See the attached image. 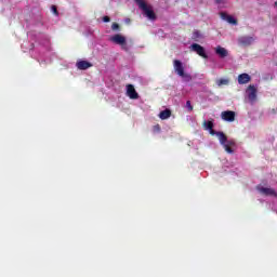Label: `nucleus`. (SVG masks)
Returning a JSON list of instances; mask_svg holds the SVG:
<instances>
[{"mask_svg":"<svg viewBox=\"0 0 277 277\" xmlns=\"http://www.w3.org/2000/svg\"><path fill=\"white\" fill-rule=\"evenodd\" d=\"M275 5H277V1L275 2Z\"/></svg>","mask_w":277,"mask_h":277,"instance_id":"a878e982","label":"nucleus"},{"mask_svg":"<svg viewBox=\"0 0 277 277\" xmlns=\"http://www.w3.org/2000/svg\"><path fill=\"white\" fill-rule=\"evenodd\" d=\"M203 129H206V131L213 129V121H203Z\"/></svg>","mask_w":277,"mask_h":277,"instance_id":"dca6fc26","label":"nucleus"},{"mask_svg":"<svg viewBox=\"0 0 277 277\" xmlns=\"http://www.w3.org/2000/svg\"><path fill=\"white\" fill-rule=\"evenodd\" d=\"M76 66H77L78 70H88V68H92V63H90L88 61H78L76 63Z\"/></svg>","mask_w":277,"mask_h":277,"instance_id":"9d476101","label":"nucleus"},{"mask_svg":"<svg viewBox=\"0 0 277 277\" xmlns=\"http://www.w3.org/2000/svg\"><path fill=\"white\" fill-rule=\"evenodd\" d=\"M221 117L226 122H235V111L233 110H225L221 114Z\"/></svg>","mask_w":277,"mask_h":277,"instance_id":"0eeeda50","label":"nucleus"},{"mask_svg":"<svg viewBox=\"0 0 277 277\" xmlns=\"http://www.w3.org/2000/svg\"><path fill=\"white\" fill-rule=\"evenodd\" d=\"M186 107H187L188 111H194V106H192V101L186 102Z\"/></svg>","mask_w":277,"mask_h":277,"instance_id":"6ab92c4d","label":"nucleus"},{"mask_svg":"<svg viewBox=\"0 0 277 277\" xmlns=\"http://www.w3.org/2000/svg\"><path fill=\"white\" fill-rule=\"evenodd\" d=\"M194 36H195V38H198V37L200 36V32L195 31V32H194Z\"/></svg>","mask_w":277,"mask_h":277,"instance_id":"393cba45","label":"nucleus"},{"mask_svg":"<svg viewBox=\"0 0 277 277\" xmlns=\"http://www.w3.org/2000/svg\"><path fill=\"white\" fill-rule=\"evenodd\" d=\"M51 10H52L53 14H55V16H58V15H60V12H57V6L52 5V6H51Z\"/></svg>","mask_w":277,"mask_h":277,"instance_id":"aec40b11","label":"nucleus"},{"mask_svg":"<svg viewBox=\"0 0 277 277\" xmlns=\"http://www.w3.org/2000/svg\"><path fill=\"white\" fill-rule=\"evenodd\" d=\"M226 0H214L216 5H222V3H225Z\"/></svg>","mask_w":277,"mask_h":277,"instance_id":"412c9836","label":"nucleus"},{"mask_svg":"<svg viewBox=\"0 0 277 277\" xmlns=\"http://www.w3.org/2000/svg\"><path fill=\"white\" fill-rule=\"evenodd\" d=\"M252 42H254V38L252 37H240L238 39V44H240V47H250V44H252Z\"/></svg>","mask_w":277,"mask_h":277,"instance_id":"1a4fd4ad","label":"nucleus"},{"mask_svg":"<svg viewBox=\"0 0 277 277\" xmlns=\"http://www.w3.org/2000/svg\"><path fill=\"white\" fill-rule=\"evenodd\" d=\"M127 96L132 98V101L140 98V94L135 91V87L133 84H127Z\"/></svg>","mask_w":277,"mask_h":277,"instance_id":"423d86ee","label":"nucleus"},{"mask_svg":"<svg viewBox=\"0 0 277 277\" xmlns=\"http://www.w3.org/2000/svg\"><path fill=\"white\" fill-rule=\"evenodd\" d=\"M216 137L220 141V144L223 146V148H225V150L229 154L233 155V153H235V146H237V143L235 142V140H228V136H226V134H224V132H217L216 133Z\"/></svg>","mask_w":277,"mask_h":277,"instance_id":"f257e3e1","label":"nucleus"},{"mask_svg":"<svg viewBox=\"0 0 277 277\" xmlns=\"http://www.w3.org/2000/svg\"><path fill=\"white\" fill-rule=\"evenodd\" d=\"M250 75H248V74H240L239 76H238V83L240 84V85H245L246 83H250Z\"/></svg>","mask_w":277,"mask_h":277,"instance_id":"4468645a","label":"nucleus"},{"mask_svg":"<svg viewBox=\"0 0 277 277\" xmlns=\"http://www.w3.org/2000/svg\"><path fill=\"white\" fill-rule=\"evenodd\" d=\"M110 42H114V44H119L127 51V38L120 34H117L110 38Z\"/></svg>","mask_w":277,"mask_h":277,"instance_id":"20e7f679","label":"nucleus"},{"mask_svg":"<svg viewBox=\"0 0 277 277\" xmlns=\"http://www.w3.org/2000/svg\"><path fill=\"white\" fill-rule=\"evenodd\" d=\"M217 85H228V79H220V80H217Z\"/></svg>","mask_w":277,"mask_h":277,"instance_id":"f3484780","label":"nucleus"},{"mask_svg":"<svg viewBox=\"0 0 277 277\" xmlns=\"http://www.w3.org/2000/svg\"><path fill=\"white\" fill-rule=\"evenodd\" d=\"M209 133L210 135H217V132L213 128L209 130Z\"/></svg>","mask_w":277,"mask_h":277,"instance_id":"5701e85b","label":"nucleus"},{"mask_svg":"<svg viewBox=\"0 0 277 277\" xmlns=\"http://www.w3.org/2000/svg\"><path fill=\"white\" fill-rule=\"evenodd\" d=\"M173 67L179 77H185V67H183V63L181 61L174 60Z\"/></svg>","mask_w":277,"mask_h":277,"instance_id":"39448f33","label":"nucleus"},{"mask_svg":"<svg viewBox=\"0 0 277 277\" xmlns=\"http://www.w3.org/2000/svg\"><path fill=\"white\" fill-rule=\"evenodd\" d=\"M221 18L223 21H226L230 25H237V19H235V17H233L232 15H228L227 13L221 12Z\"/></svg>","mask_w":277,"mask_h":277,"instance_id":"9b49d317","label":"nucleus"},{"mask_svg":"<svg viewBox=\"0 0 277 277\" xmlns=\"http://www.w3.org/2000/svg\"><path fill=\"white\" fill-rule=\"evenodd\" d=\"M135 3L138 5L141 10H143L145 16L149 18V21H157V14H155V11L146 4L144 0H134Z\"/></svg>","mask_w":277,"mask_h":277,"instance_id":"f03ea898","label":"nucleus"},{"mask_svg":"<svg viewBox=\"0 0 277 277\" xmlns=\"http://www.w3.org/2000/svg\"><path fill=\"white\" fill-rule=\"evenodd\" d=\"M248 90V98L251 103H254V101H256V88H254V85H249Z\"/></svg>","mask_w":277,"mask_h":277,"instance_id":"ddd939ff","label":"nucleus"},{"mask_svg":"<svg viewBox=\"0 0 277 277\" xmlns=\"http://www.w3.org/2000/svg\"><path fill=\"white\" fill-rule=\"evenodd\" d=\"M190 51H194V53H197V55L203 57V60H209V55H207L205 48L198 43H193L190 45Z\"/></svg>","mask_w":277,"mask_h":277,"instance_id":"7ed1b4c3","label":"nucleus"},{"mask_svg":"<svg viewBox=\"0 0 277 277\" xmlns=\"http://www.w3.org/2000/svg\"><path fill=\"white\" fill-rule=\"evenodd\" d=\"M104 23H109L111 18L109 16H104L103 17Z\"/></svg>","mask_w":277,"mask_h":277,"instance_id":"4be33fe9","label":"nucleus"},{"mask_svg":"<svg viewBox=\"0 0 277 277\" xmlns=\"http://www.w3.org/2000/svg\"><path fill=\"white\" fill-rule=\"evenodd\" d=\"M111 29H113V31H118V29H120V24H118V23H113V24H111Z\"/></svg>","mask_w":277,"mask_h":277,"instance_id":"a211bd4d","label":"nucleus"},{"mask_svg":"<svg viewBox=\"0 0 277 277\" xmlns=\"http://www.w3.org/2000/svg\"><path fill=\"white\" fill-rule=\"evenodd\" d=\"M258 192L263 196H276V190L273 188L263 187L261 185L256 186Z\"/></svg>","mask_w":277,"mask_h":277,"instance_id":"6e6552de","label":"nucleus"},{"mask_svg":"<svg viewBox=\"0 0 277 277\" xmlns=\"http://www.w3.org/2000/svg\"><path fill=\"white\" fill-rule=\"evenodd\" d=\"M154 131H157L159 133V131H161V127L159 124L155 126Z\"/></svg>","mask_w":277,"mask_h":277,"instance_id":"b1692460","label":"nucleus"},{"mask_svg":"<svg viewBox=\"0 0 277 277\" xmlns=\"http://www.w3.org/2000/svg\"><path fill=\"white\" fill-rule=\"evenodd\" d=\"M170 116H172V110H170L168 108L160 111V114H159L160 120H168V118H170Z\"/></svg>","mask_w":277,"mask_h":277,"instance_id":"2eb2a0df","label":"nucleus"},{"mask_svg":"<svg viewBox=\"0 0 277 277\" xmlns=\"http://www.w3.org/2000/svg\"><path fill=\"white\" fill-rule=\"evenodd\" d=\"M215 53L216 55H219V57H221L222 60H224V57H228V50L223 48V47H216L215 49Z\"/></svg>","mask_w":277,"mask_h":277,"instance_id":"f8f14e48","label":"nucleus"}]
</instances>
